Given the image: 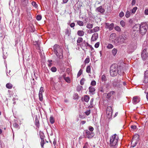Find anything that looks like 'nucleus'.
<instances>
[{
  "mask_svg": "<svg viewBox=\"0 0 148 148\" xmlns=\"http://www.w3.org/2000/svg\"><path fill=\"white\" fill-rule=\"evenodd\" d=\"M35 121L36 126L38 128H39L40 126L39 122V119L37 116L35 118Z\"/></svg>",
  "mask_w": 148,
  "mask_h": 148,
  "instance_id": "19",
  "label": "nucleus"
},
{
  "mask_svg": "<svg viewBox=\"0 0 148 148\" xmlns=\"http://www.w3.org/2000/svg\"><path fill=\"white\" fill-rule=\"evenodd\" d=\"M115 93V92L114 91H111L108 93L107 94L106 98L108 99H109L111 96H112Z\"/></svg>",
  "mask_w": 148,
  "mask_h": 148,
  "instance_id": "20",
  "label": "nucleus"
},
{
  "mask_svg": "<svg viewBox=\"0 0 148 148\" xmlns=\"http://www.w3.org/2000/svg\"><path fill=\"white\" fill-rule=\"evenodd\" d=\"M43 90V88L42 87H41L40 88L39 94H42V92H44Z\"/></svg>",
  "mask_w": 148,
  "mask_h": 148,
  "instance_id": "56",
  "label": "nucleus"
},
{
  "mask_svg": "<svg viewBox=\"0 0 148 148\" xmlns=\"http://www.w3.org/2000/svg\"><path fill=\"white\" fill-rule=\"evenodd\" d=\"M117 52V50L115 48H114L112 50V53L114 56H115Z\"/></svg>",
  "mask_w": 148,
  "mask_h": 148,
  "instance_id": "30",
  "label": "nucleus"
},
{
  "mask_svg": "<svg viewBox=\"0 0 148 148\" xmlns=\"http://www.w3.org/2000/svg\"><path fill=\"white\" fill-rule=\"evenodd\" d=\"M120 24L123 27H124L125 25V22L123 20H122L120 21Z\"/></svg>",
  "mask_w": 148,
  "mask_h": 148,
  "instance_id": "40",
  "label": "nucleus"
},
{
  "mask_svg": "<svg viewBox=\"0 0 148 148\" xmlns=\"http://www.w3.org/2000/svg\"><path fill=\"white\" fill-rule=\"evenodd\" d=\"M113 86L114 87H120L121 84L117 80H114L113 83Z\"/></svg>",
  "mask_w": 148,
  "mask_h": 148,
  "instance_id": "11",
  "label": "nucleus"
},
{
  "mask_svg": "<svg viewBox=\"0 0 148 148\" xmlns=\"http://www.w3.org/2000/svg\"><path fill=\"white\" fill-rule=\"evenodd\" d=\"M119 139L118 136L116 134H114L110 137L109 145L111 148L117 147Z\"/></svg>",
  "mask_w": 148,
  "mask_h": 148,
  "instance_id": "2",
  "label": "nucleus"
},
{
  "mask_svg": "<svg viewBox=\"0 0 148 148\" xmlns=\"http://www.w3.org/2000/svg\"><path fill=\"white\" fill-rule=\"evenodd\" d=\"M40 43H39V44H38V45H36V49L38 50H40Z\"/></svg>",
  "mask_w": 148,
  "mask_h": 148,
  "instance_id": "63",
  "label": "nucleus"
},
{
  "mask_svg": "<svg viewBox=\"0 0 148 148\" xmlns=\"http://www.w3.org/2000/svg\"><path fill=\"white\" fill-rule=\"evenodd\" d=\"M107 47L108 49H112L113 47V45L110 44H109L108 45Z\"/></svg>",
  "mask_w": 148,
  "mask_h": 148,
  "instance_id": "55",
  "label": "nucleus"
},
{
  "mask_svg": "<svg viewBox=\"0 0 148 148\" xmlns=\"http://www.w3.org/2000/svg\"><path fill=\"white\" fill-rule=\"evenodd\" d=\"M39 136L41 139H44L45 136L44 133L40 131L39 132Z\"/></svg>",
  "mask_w": 148,
  "mask_h": 148,
  "instance_id": "26",
  "label": "nucleus"
},
{
  "mask_svg": "<svg viewBox=\"0 0 148 148\" xmlns=\"http://www.w3.org/2000/svg\"><path fill=\"white\" fill-rule=\"evenodd\" d=\"M65 35H66L69 36L71 34V31L69 30L68 29H65Z\"/></svg>",
  "mask_w": 148,
  "mask_h": 148,
  "instance_id": "27",
  "label": "nucleus"
},
{
  "mask_svg": "<svg viewBox=\"0 0 148 148\" xmlns=\"http://www.w3.org/2000/svg\"><path fill=\"white\" fill-rule=\"evenodd\" d=\"M82 86H77V90L78 91H79L82 88Z\"/></svg>",
  "mask_w": 148,
  "mask_h": 148,
  "instance_id": "53",
  "label": "nucleus"
},
{
  "mask_svg": "<svg viewBox=\"0 0 148 148\" xmlns=\"http://www.w3.org/2000/svg\"><path fill=\"white\" fill-rule=\"evenodd\" d=\"M98 37V34L97 33H95L92 35L91 38V40L93 41H95L97 39Z\"/></svg>",
  "mask_w": 148,
  "mask_h": 148,
  "instance_id": "17",
  "label": "nucleus"
},
{
  "mask_svg": "<svg viewBox=\"0 0 148 148\" xmlns=\"http://www.w3.org/2000/svg\"><path fill=\"white\" fill-rule=\"evenodd\" d=\"M82 69H80L77 74V77H78L80 76L82 74Z\"/></svg>",
  "mask_w": 148,
  "mask_h": 148,
  "instance_id": "45",
  "label": "nucleus"
},
{
  "mask_svg": "<svg viewBox=\"0 0 148 148\" xmlns=\"http://www.w3.org/2000/svg\"><path fill=\"white\" fill-rule=\"evenodd\" d=\"M77 24L80 26H83L84 25V23L82 21H77Z\"/></svg>",
  "mask_w": 148,
  "mask_h": 148,
  "instance_id": "39",
  "label": "nucleus"
},
{
  "mask_svg": "<svg viewBox=\"0 0 148 148\" xmlns=\"http://www.w3.org/2000/svg\"><path fill=\"white\" fill-rule=\"evenodd\" d=\"M64 79L65 81L68 83H70V78L68 77H66V78H64Z\"/></svg>",
  "mask_w": 148,
  "mask_h": 148,
  "instance_id": "48",
  "label": "nucleus"
},
{
  "mask_svg": "<svg viewBox=\"0 0 148 148\" xmlns=\"http://www.w3.org/2000/svg\"><path fill=\"white\" fill-rule=\"evenodd\" d=\"M88 129L91 132H92L94 130V128L93 127L91 126H89L88 127Z\"/></svg>",
  "mask_w": 148,
  "mask_h": 148,
  "instance_id": "60",
  "label": "nucleus"
},
{
  "mask_svg": "<svg viewBox=\"0 0 148 148\" xmlns=\"http://www.w3.org/2000/svg\"><path fill=\"white\" fill-rule=\"evenodd\" d=\"M105 27L106 29H108L109 30H112L114 28V24L113 23L110 24L108 23H105Z\"/></svg>",
  "mask_w": 148,
  "mask_h": 148,
  "instance_id": "9",
  "label": "nucleus"
},
{
  "mask_svg": "<svg viewBox=\"0 0 148 148\" xmlns=\"http://www.w3.org/2000/svg\"><path fill=\"white\" fill-rule=\"evenodd\" d=\"M107 119L108 121H110L112 119V112H106Z\"/></svg>",
  "mask_w": 148,
  "mask_h": 148,
  "instance_id": "12",
  "label": "nucleus"
},
{
  "mask_svg": "<svg viewBox=\"0 0 148 148\" xmlns=\"http://www.w3.org/2000/svg\"><path fill=\"white\" fill-rule=\"evenodd\" d=\"M101 80L102 82H105L107 81V79L105 75H102L101 77Z\"/></svg>",
  "mask_w": 148,
  "mask_h": 148,
  "instance_id": "25",
  "label": "nucleus"
},
{
  "mask_svg": "<svg viewBox=\"0 0 148 148\" xmlns=\"http://www.w3.org/2000/svg\"><path fill=\"white\" fill-rule=\"evenodd\" d=\"M83 40V39L82 37H79L77 40V45H78L77 43H80L82 42Z\"/></svg>",
  "mask_w": 148,
  "mask_h": 148,
  "instance_id": "33",
  "label": "nucleus"
},
{
  "mask_svg": "<svg viewBox=\"0 0 148 148\" xmlns=\"http://www.w3.org/2000/svg\"><path fill=\"white\" fill-rule=\"evenodd\" d=\"M138 141V140H136L135 139H132L131 141L132 147H135L137 144Z\"/></svg>",
  "mask_w": 148,
  "mask_h": 148,
  "instance_id": "15",
  "label": "nucleus"
},
{
  "mask_svg": "<svg viewBox=\"0 0 148 148\" xmlns=\"http://www.w3.org/2000/svg\"><path fill=\"white\" fill-rule=\"evenodd\" d=\"M50 121L51 123L53 124L54 123V120L53 117L51 116L50 117Z\"/></svg>",
  "mask_w": 148,
  "mask_h": 148,
  "instance_id": "43",
  "label": "nucleus"
},
{
  "mask_svg": "<svg viewBox=\"0 0 148 148\" xmlns=\"http://www.w3.org/2000/svg\"><path fill=\"white\" fill-rule=\"evenodd\" d=\"M140 24H135L132 27V29L133 31L132 35L135 34L136 32L138 33L139 31Z\"/></svg>",
  "mask_w": 148,
  "mask_h": 148,
  "instance_id": "7",
  "label": "nucleus"
},
{
  "mask_svg": "<svg viewBox=\"0 0 148 148\" xmlns=\"http://www.w3.org/2000/svg\"><path fill=\"white\" fill-rule=\"evenodd\" d=\"M137 9V8L136 7H135L133 8L132 10V13L133 14H134L136 12Z\"/></svg>",
  "mask_w": 148,
  "mask_h": 148,
  "instance_id": "42",
  "label": "nucleus"
},
{
  "mask_svg": "<svg viewBox=\"0 0 148 148\" xmlns=\"http://www.w3.org/2000/svg\"><path fill=\"white\" fill-rule=\"evenodd\" d=\"M85 131L86 133L87 136L88 138H91L94 136V134L88 130H85Z\"/></svg>",
  "mask_w": 148,
  "mask_h": 148,
  "instance_id": "10",
  "label": "nucleus"
},
{
  "mask_svg": "<svg viewBox=\"0 0 148 148\" xmlns=\"http://www.w3.org/2000/svg\"><path fill=\"white\" fill-rule=\"evenodd\" d=\"M125 16L127 18H128L130 17V13L129 11L127 10V11Z\"/></svg>",
  "mask_w": 148,
  "mask_h": 148,
  "instance_id": "41",
  "label": "nucleus"
},
{
  "mask_svg": "<svg viewBox=\"0 0 148 148\" xmlns=\"http://www.w3.org/2000/svg\"><path fill=\"white\" fill-rule=\"evenodd\" d=\"M21 4L23 6H25L27 4L28 0H21Z\"/></svg>",
  "mask_w": 148,
  "mask_h": 148,
  "instance_id": "22",
  "label": "nucleus"
},
{
  "mask_svg": "<svg viewBox=\"0 0 148 148\" xmlns=\"http://www.w3.org/2000/svg\"><path fill=\"white\" fill-rule=\"evenodd\" d=\"M132 101L133 103L136 104L140 101V100L137 97L135 96L133 97Z\"/></svg>",
  "mask_w": 148,
  "mask_h": 148,
  "instance_id": "14",
  "label": "nucleus"
},
{
  "mask_svg": "<svg viewBox=\"0 0 148 148\" xmlns=\"http://www.w3.org/2000/svg\"><path fill=\"white\" fill-rule=\"evenodd\" d=\"M85 80V79L84 78H82L81 80L80 81V84L83 85L84 84V82Z\"/></svg>",
  "mask_w": 148,
  "mask_h": 148,
  "instance_id": "54",
  "label": "nucleus"
},
{
  "mask_svg": "<svg viewBox=\"0 0 148 148\" xmlns=\"http://www.w3.org/2000/svg\"><path fill=\"white\" fill-rule=\"evenodd\" d=\"M110 88V84L109 83H105V84L103 86H101L100 88V91L102 92H107L108 89Z\"/></svg>",
  "mask_w": 148,
  "mask_h": 148,
  "instance_id": "5",
  "label": "nucleus"
},
{
  "mask_svg": "<svg viewBox=\"0 0 148 148\" xmlns=\"http://www.w3.org/2000/svg\"><path fill=\"white\" fill-rule=\"evenodd\" d=\"M94 99L93 98H92L91 99L90 101V106H89V107L90 108H92L93 106V101Z\"/></svg>",
  "mask_w": 148,
  "mask_h": 148,
  "instance_id": "36",
  "label": "nucleus"
},
{
  "mask_svg": "<svg viewBox=\"0 0 148 148\" xmlns=\"http://www.w3.org/2000/svg\"><path fill=\"white\" fill-rule=\"evenodd\" d=\"M110 72L111 76L112 77L116 76L118 73L120 75H123L124 73L122 66H119L118 67L117 65L116 64L111 65Z\"/></svg>",
  "mask_w": 148,
  "mask_h": 148,
  "instance_id": "1",
  "label": "nucleus"
},
{
  "mask_svg": "<svg viewBox=\"0 0 148 148\" xmlns=\"http://www.w3.org/2000/svg\"><path fill=\"white\" fill-rule=\"evenodd\" d=\"M147 28V25L146 23H142L140 24L139 32L142 35H144L146 34Z\"/></svg>",
  "mask_w": 148,
  "mask_h": 148,
  "instance_id": "4",
  "label": "nucleus"
},
{
  "mask_svg": "<svg viewBox=\"0 0 148 148\" xmlns=\"http://www.w3.org/2000/svg\"><path fill=\"white\" fill-rule=\"evenodd\" d=\"M13 126L16 129H18L20 128L18 124L16 123H13Z\"/></svg>",
  "mask_w": 148,
  "mask_h": 148,
  "instance_id": "35",
  "label": "nucleus"
},
{
  "mask_svg": "<svg viewBox=\"0 0 148 148\" xmlns=\"http://www.w3.org/2000/svg\"><path fill=\"white\" fill-rule=\"evenodd\" d=\"M112 112V109L111 107L108 106L106 109V112Z\"/></svg>",
  "mask_w": 148,
  "mask_h": 148,
  "instance_id": "34",
  "label": "nucleus"
},
{
  "mask_svg": "<svg viewBox=\"0 0 148 148\" xmlns=\"http://www.w3.org/2000/svg\"><path fill=\"white\" fill-rule=\"evenodd\" d=\"M114 29L118 32H120L121 31V29L119 26H116L114 27Z\"/></svg>",
  "mask_w": 148,
  "mask_h": 148,
  "instance_id": "38",
  "label": "nucleus"
},
{
  "mask_svg": "<svg viewBox=\"0 0 148 148\" xmlns=\"http://www.w3.org/2000/svg\"><path fill=\"white\" fill-rule=\"evenodd\" d=\"M90 84L92 86H95L96 84V82L94 80H93L91 82Z\"/></svg>",
  "mask_w": 148,
  "mask_h": 148,
  "instance_id": "58",
  "label": "nucleus"
},
{
  "mask_svg": "<svg viewBox=\"0 0 148 148\" xmlns=\"http://www.w3.org/2000/svg\"><path fill=\"white\" fill-rule=\"evenodd\" d=\"M114 43L116 45H120L119 41L118 38H117L114 40Z\"/></svg>",
  "mask_w": 148,
  "mask_h": 148,
  "instance_id": "28",
  "label": "nucleus"
},
{
  "mask_svg": "<svg viewBox=\"0 0 148 148\" xmlns=\"http://www.w3.org/2000/svg\"><path fill=\"white\" fill-rule=\"evenodd\" d=\"M41 141L40 143L41 145V146L43 148L44 145L45 143V140H44V139H41Z\"/></svg>",
  "mask_w": 148,
  "mask_h": 148,
  "instance_id": "46",
  "label": "nucleus"
},
{
  "mask_svg": "<svg viewBox=\"0 0 148 148\" xmlns=\"http://www.w3.org/2000/svg\"><path fill=\"white\" fill-rule=\"evenodd\" d=\"M91 111L90 110H86L85 112V113L86 114V115L88 116L89 115Z\"/></svg>",
  "mask_w": 148,
  "mask_h": 148,
  "instance_id": "52",
  "label": "nucleus"
},
{
  "mask_svg": "<svg viewBox=\"0 0 148 148\" xmlns=\"http://www.w3.org/2000/svg\"><path fill=\"white\" fill-rule=\"evenodd\" d=\"M53 51L57 56L60 59L63 58V50L58 45H55L53 46Z\"/></svg>",
  "mask_w": 148,
  "mask_h": 148,
  "instance_id": "3",
  "label": "nucleus"
},
{
  "mask_svg": "<svg viewBox=\"0 0 148 148\" xmlns=\"http://www.w3.org/2000/svg\"><path fill=\"white\" fill-rule=\"evenodd\" d=\"M91 68L90 65L88 66L86 68V72L88 73H91Z\"/></svg>",
  "mask_w": 148,
  "mask_h": 148,
  "instance_id": "32",
  "label": "nucleus"
},
{
  "mask_svg": "<svg viewBox=\"0 0 148 148\" xmlns=\"http://www.w3.org/2000/svg\"><path fill=\"white\" fill-rule=\"evenodd\" d=\"M145 14L146 15H148V8L146 9L144 12Z\"/></svg>",
  "mask_w": 148,
  "mask_h": 148,
  "instance_id": "64",
  "label": "nucleus"
},
{
  "mask_svg": "<svg viewBox=\"0 0 148 148\" xmlns=\"http://www.w3.org/2000/svg\"><path fill=\"white\" fill-rule=\"evenodd\" d=\"M32 5L34 7H35V8H37L38 6L36 4V2L34 1H33L32 3Z\"/></svg>",
  "mask_w": 148,
  "mask_h": 148,
  "instance_id": "50",
  "label": "nucleus"
},
{
  "mask_svg": "<svg viewBox=\"0 0 148 148\" xmlns=\"http://www.w3.org/2000/svg\"><path fill=\"white\" fill-rule=\"evenodd\" d=\"M124 13L123 12H121L119 14V16L121 17H122L124 16Z\"/></svg>",
  "mask_w": 148,
  "mask_h": 148,
  "instance_id": "59",
  "label": "nucleus"
},
{
  "mask_svg": "<svg viewBox=\"0 0 148 148\" xmlns=\"http://www.w3.org/2000/svg\"><path fill=\"white\" fill-rule=\"evenodd\" d=\"M119 41L120 44L123 43H124L125 41L127 38V36L125 34H122L118 37Z\"/></svg>",
  "mask_w": 148,
  "mask_h": 148,
  "instance_id": "6",
  "label": "nucleus"
},
{
  "mask_svg": "<svg viewBox=\"0 0 148 148\" xmlns=\"http://www.w3.org/2000/svg\"><path fill=\"white\" fill-rule=\"evenodd\" d=\"M139 137V135L137 134H136L134 136L132 139H135L136 140H138Z\"/></svg>",
  "mask_w": 148,
  "mask_h": 148,
  "instance_id": "31",
  "label": "nucleus"
},
{
  "mask_svg": "<svg viewBox=\"0 0 148 148\" xmlns=\"http://www.w3.org/2000/svg\"><path fill=\"white\" fill-rule=\"evenodd\" d=\"M95 10L96 12H100L101 13H103L105 11V10L101 6L97 8Z\"/></svg>",
  "mask_w": 148,
  "mask_h": 148,
  "instance_id": "13",
  "label": "nucleus"
},
{
  "mask_svg": "<svg viewBox=\"0 0 148 148\" xmlns=\"http://www.w3.org/2000/svg\"><path fill=\"white\" fill-rule=\"evenodd\" d=\"M84 34V32L82 30H79L77 31V34L78 36H83Z\"/></svg>",
  "mask_w": 148,
  "mask_h": 148,
  "instance_id": "23",
  "label": "nucleus"
},
{
  "mask_svg": "<svg viewBox=\"0 0 148 148\" xmlns=\"http://www.w3.org/2000/svg\"><path fill=\"white\" fill-rule=\"evenodd\" d=\"M131 128L133 130H135L137 128V126L136 125H132L131 126Z\"/></svg>",
  "mask_w": 148,
  "mask_h": 148,
  "instance_id": "61",
  "label": "nucleus"
},
{
  "mask_svg": "<svg viewBox=\"0 0 148 148\" xmlns=\"http://www.w3.org/2000/svg\"><path fill=\"white\" fill-rule=\"evenodd\" d=\"M90 61V59L89 58H87L85 60V63L86 64L88 63Z\"/></svg>",
  "mask_w": 148,
  "mask_h": 148,
  "instance_id": "57",
  "label": "nucleus"
},
{
  "mask_svg": "<svg viewBox=\"0 0 148 148\" xmlns=\"http://www.w3.org/2000/svg\"><path fill=\"white\" fill-rule=\"evenodd\" d=\"M51 70L53 72H55L57 71V68L55 67H52L51 69Z\"/></svg>",
  "mask_w": 148,
  "mask_h": 148,
  "instance_id": "51",
  "label": "nucleus"
},
{
  "mask_svg": "<svg viewBox=\"0 0 148 148\" xmlns=\"http://www.w3.org/2000/svg\"><path fill=\"white\" fill-rule=\"evenodd\" d=\"M6 86L8 89H11L12 88L13 85L9 83L6 84Z\"/></svg>",
  "mask_w": 148,
  "mask_h": 148,
  "instance_id": "29",
  "label": "nucleus"
},
{
  "mask_svg": "<svg viewBox=\"0 0 148 148\" xmlns=\"http://www.w3.org/2000/svg\"><path fill=\"white\" fill-rule=\"evenodd\" d=\"M116 34L114 33H112L111 34L109 38L110 40H112L113 41V39H114L116 36Z\"/></svg>",
  "mask_w": 148,
  "mask_h": 148,
  "instance_id": "24",
  "label": "nucleus"
},
{
  "mask_svg": "<svg viewBox=\"0 0 148 148\" xmlns=\"http://www.w3.org/2000/svg\"><path fill=\"white\" fill-rule=\"evenodd\" d=\"M99 27H96L93 28V30L94 32H98L99 30Z\"/></svg>",
  "mask_w": 148,
  "mask_h": 148,
  "instance_id": "44",
  "label": "nucleus"
},
{
  "mask_svg": "<svg viewBox=\"0 0 148 148\" xmlns=\"http://www.w3.org/2000/svg\"><path fill=\"white\" fill-rule=\"evenodd\" d=\"M148 77V71H145L144 74V82L145 83H147L148 82L147 78Z\"/></svg>",
  "mask_w": 148,
  "mask_h": 148,
  "instance_id": "18",
  "label": "nucleus"
},
{
  "mask_svg": "<svg viewBox=\"0 0 148 148\" xmlns=\"http://www.w3.org/2000/svg\"><path fill=\"white\" fill-rule=\"evenodd\" d=\"M99 42H97L95 45V47L97 48L99 47Z\"/></svg>",
  "mask_w": 148,
  "mask_h": 148,
  "instance_id": "62",
  "label": "nucleus"
},
{
  "mask_svg": "<svg viewBox=\"0 0 148 148\" xmlns=\"http://www.w3.org/2000/svg\"><path fill=\"white\" fill-rule=\"evenodd\" d=\"M89 92L91 93L92 95L94 94L95 93V89L92 86H90L89 88Z\"/></svg>",
  "mask_w": 148,
  "mask_h": 148,
  "instance_id": "21",
  "label": "nucleus"
},
{
  "mask_svg": "<svg viewBox=\"0 0 148 148\" xmlns=\"http://www.w3.org/2000/svg\"><path fill=\"white\" fill-rule=\"evenodd\" d=\"M141 57L143 60H145L147 58L148 54L147 52L146 49H144L142 51L141 53Z\"/></svg>",
  "mask_w": 148,
  "mask_h": 148,
  "instance_id": "8",
  "label": "nucleus"
},
{
  "mask_svg": "<svg viewBox=\"0 0 148 148\" xmlns=\"http://www.w3.org/2000/svg\"><path fill=\"white\" fill-rule=\"evenodd\" d=\"M39 97L40 100L42 101L43 100V96L42 94H39Z\"/></svg>",
  "mask_w": 148,
  "mask_h": 148,
  "instance_id": "49",
  "label": "nucleus"
},
{
  "mask_svg": "<svg viewBox=\"0 0 148 148\" xmlns=\"http://www.w3.org/2000/svg\"><path fill=\"white\" fill-rule=\"evenodd\" d=\"M42 18V16L40 15H38L36 17V19L38 21H40Z\"/></svg>",
  "mask_w": 148,
  "mask_h": 148,
  "instance_id": "47",
  "label": "nucleus"
},
{
  "mask_svg": "<svg viewBox=\"0 0 148 148\" xmlns=\"http://www.w3.org/2000/svg\"><path fill=\"white\" fill-rule=\"evenodd\" d=\"M93 27V25L90 23H88L86 25V27L88 29H91Z\"/></svg>",
  "mask_w": 148,
  "mask_h": 148,
  "instance_id": "37",
  "label": "nucleus"
},
{
  "mask_svg": "<svg viewBox=\"0 0 148 148\" xmlns=\"http://www.w3.org/2000/svg\"><path fill=\"white\" fill-rule=\"evenodd\" d=\"M90 99L89 97L87 95H85L84 96V98H82L81 99V100L82 101H85L86 102H88Z\"/></svg>",
  "mask_w": 148,
  "mask_h": 148,
  "instance_id": "16",
  "label": "nucleus"
}]
</instances>
